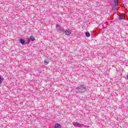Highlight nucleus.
Returning <instances> with one entry per match:
<instances>
[{
  "label": "nucleus",
  "instance_id": "f03ea898",
  "mask_svg": "<svg viewBox=\"0 0 128 128\" xmlns=\"http://www.w3.org/2000/svg\"><path fill=\"white\" fill-rule=\"evenodd\" d=\"M73 126H76V128H82V126H84V125L79 122H73Z\"/></svg>",
  "mask_w": 128,
  "mask_h": 128
},
{
  "label": "nucleus",
  "instance_id": "f8f14e48",
  "mask_svg": "<svg viewBox=\"0 0 128 128\" xmlns=\"http://www.w3.org/2000/svg\"><path fill=\"white\" fill-rule=\"evenodd\" d=\"M120 20H124V16H120Z\"/></svg>",
  "mask_w": 128,
  "mask_h": 128
},
{
  "label": "nucleus",
  "instance_id": "9b49d317",
  "mask_svg": "<svg viewBox=\"0 0 128 128\" xmlns=\"http://www.w3.org/2000/svg\"><path fill=\"white\" fill-rule=\"evenodd\" d=\"M4 80V78H2V76H0V84H2V82Z\"/></svg>",
  "mask_w": 128,
  "mask_h": 128
},
{
  "label": "nucleus",
  "instance_id": "423d86ee",
  "mask_svg": "<svg viewBox=\"0 0 128 128\" xmlns=\"http://www.w3.org/2000/svg\"><path fill=\"white\" fill-rule=\"evenodd\" d=\"M20 44H24L25 42H24V39L20 38Z\"/></svg>",
  "mask_w": 128,
  "mask_h": 128
},
{
  "label": "nucleus",
  "instance_id": "9d476101",
  "mask_svg": "<svg viewBox=\"0 0 128 128\" xmlns=\"http://www.w3.org/2000/svg\"><path fill=\"white\" fill-rule=\"evenodd\" d=\"M30 40H32V42H34V38L33 36H31L30 38Z\"/></svg>",
  "mask_w": 128,
  "mask_h": 128
},
{
  "label": "nucleus",
  "instance_id": "0eeeda50",
  "mask_svg": "<svg viewBox=\"0 0 128 128\" xmlns=\"http://www.w3.org/2000/svg\"><path fill=\"white\" fill-rule=\"evenodd\" d=\"M48 62H50V60H48L47 59H46L44 61V64H48Z\"/></svg>",
  "mask_w": 128,
  "mask_h": 128
},
{
  "label": "nucleus",
  "instance_id": "20e7f679",
  "mask_svg": "<svg viewBox=\"0 0 128 128\" xmlns=\"http://www.w3.org/2000/svg\"><path fill=\"white\" fill-rule=\"evenodd\" d=\"M65 33L66 36H70L72 34V30L67 29L66 30Z\"/></svg>",
  "mask_w": 128,
  "mask_h": 128
},
{
  "label": "nucleus",
  "instance_id": "f257e3e1",
  "mask_svg": "<svg viewBox=\"0 0 128 128\" xmlns=\"http://www.w3.org/2000/svg\"><path fill=\"white\" fill-rule=\"evenodd\" d=\"M86 90V88L84 85H79L75 89L76 92H80V94L84 92Z\"/></svg>",
  "mask_w": 128,
  "mask_h": 128
},
{
  "label": "nucleus",
  "instance_id": "39448f33",
  "mask_svg": "<svg viewBox=\"0 0 128 128\" xmlns=\"http://www.w3.org/2000/svg\"><path fill=\"white\" fill-rule=\"evenodd\" d=\"M114 3L115 4L116 6H118V0H114Z\"/></svg>",
  "mask_w": 128,
  "mask_h": 128
},
{
  "label": "nucleus",
  "instance_id": "7ed1b4c3",
  "mask_svg": "<svg viewBox=\"0 0 128 128\" xmlns=\"http://www.w3.org/2000/svg\"><path fill=\"white\" fill-rule=\"evenodd\" d=\"M56 30L59 32H64V27H60L58 25L56 26Z\"/></svg>",
  "mask_w": 128,
  "mask_h": 128
},
{
  "label": "nucleus",
  "instance_id": "1a4fd4ad",
  "mask_svg": "<svg viewBox=\"0 0 128 128\" xmlns=\"http://www.w3.org/2000/svg\"><path fill=\"white\" fill-rule=\"evenodd\" d=\"M85 34L86 36H87V38H89V36H90V34L88 32H86Z\"/></svg>",
  "mask_w": 128,
  "mask_h": 128
},
{
  "label": "nucleus",
  "instance_id": "ddd939ff",
  "mask_svg": "<svg viewBox=\"0 0 128 128\" xmlns=\"http://www.w3.org/2000/svg\"><path fill=\"white\" fill-rule=\"evenodd\" d=\"M28 42H30V40H28Z\"/></svg>",
  "mask_w": 128,
  "mask_h": 128
},
{
  "label": "nucleus",
  "instance_id": "6e6552de",
  "mask_svg": "<svg viewBox=\"0 0 128 128\" xmlns=\"http://www.w3.org/2000/svg\"><path fill=\"white\" fill-rule=\"evenodd\" d=\"M55 128H60V124H56L55 125Z\"/></svg>",
  "mask_w": 128,
  "mask_h": 128
}]
</instances>
